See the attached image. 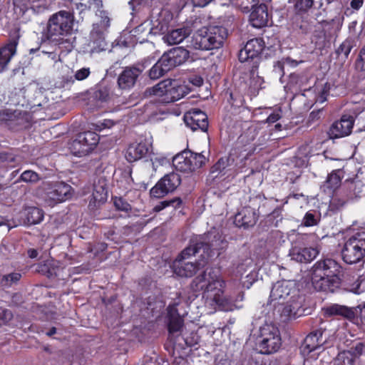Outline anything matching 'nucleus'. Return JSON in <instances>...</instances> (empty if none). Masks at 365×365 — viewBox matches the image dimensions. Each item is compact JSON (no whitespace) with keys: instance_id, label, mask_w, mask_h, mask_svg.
Segmentation results:
<instances>
[{"instance_id":"c03bdc74","label":"nucleus","mask_w":365,"mask_h":365,"mask_svg":"<svg viewBox=\"0 0 365 365\" xmlns=\"http://www.w3.org/2000/svg\"><path fill=\"white\" fill-rule=\"evenodd\" d=\"M93 97L95 99L101 102L107 101L110 97V91L108 88L106 86H100L97 88L93 93Z\"/></svg>"},{"instance_id":"774afa93","label":"nucleus","mask_w":365,"mask_h":365,"mask_svg":"<svg viewBox=\"0 0 365 365\" xmlns=\"http://www.w3.org/2000/svg\"><path fill=\"white\" fill-rule=\"evenodd\" d=\"M360 310V314L361 317H363L365 319V302L358 305L357 307Z\"/></svg>"},{"instance_id":"3c124183","label":"nucleus","mask_w":365,"mask_h":365,"mask_svg":"<svg viewBox=\"0 0 365 365\" xmlns=\"http://www.w3.org/2000/svg\"><path fill=\"white\" fill-rule=\"evenodd\" d=\"M20 114L17 111H11L10 110H4L0 112L1 121H12Z\"/></svg>"},{"instance_id":"72a5a7b5","label":"nucleus","mask_w":365,"mask_h":365,"mask_svg":"<svg viewBox=\"0 0 365 365\" xmlns=\"http://www.w3.org/2000/svg\"><path fill=\"white\" fill-rule=\"evenodd\" d=\"M176 66L183 63L189 58V51L183 47H176L169 51Z\"/></svg>"},{"instance_id":"2eb2a0df","label":"nucleus","mask_w":365,"mask_h":365,"mask_svg":"<svg viewBox=\"0 0 365 365\" xmlns=\"http://www.w3.org/2000/svg\"><path fill=\"white\" fill-rule=\"evenodd\" d=\"M354 118L350 115H343L329 128L328 135L330 138H340L349 135L354 125Z\"/></svg>"},{"instance_id":"c9c22d12","label":"nucleus","mask_w":365,"mask_h":365,"mask_svg":"<svg viewBox=\"0 0 365 365\" xmlns=\"http://www.w3.org/2000/svg\"><path fill=\"white\" fill-rule=\"evenodd\" d=\"M91 36L93 44L92 52H99L106 49V43L102 32L92 31Z\"/></svg>"},{"instance_id":"ea45409f","label":"nucleus","mask_w":365,"mask_h":365,"mask_svg":"<svg viewBox=\"0 0 365 365\" xmlns=\"http://www.w3.org/2000/svg\"><path fill=\"white\" fill-rule=\"evenodd\" d=\"M235 7L240 9L244 13L250 11V9L259 2V0H230Z\"/></svg>"},{"instance_id":"603ef678","label":"nucleus","mask_w":365,"mask_h":365,"mask_svg":"<svg viewBox=\"0 0 365 365\" xmlns=\"http://www.w3.org/2000/svg\"><path fill=\"white\" fill-rule=\"evenodd\" d=\"M100 3V0H88L86 3L79 2L76 4V9L79 10L80 12H83L86 10L90 9L93 4L98 5Z\"/></svg>"},{"instance_id":"49530a36","label":"nucleus","mask_w":365,"mask_h":365,"mask_svg":"<svg viewBox=\"0 0 365 365\" xmlns=\"http://www.w3.org/2000/svg\"><path fill=\"white\" fill-rule=\"evenodd\" d=\"M166 71L158 62H156L149 71V76L151 79H158L163 76Z\"/></svg>"},{"instance_id":"6e6d98bb","label":"nucleus","mask_w":365,"mask_h":365,"mask_svg":"<svg viewBox=\"0 0 365 365\" xmlns=\"http://www.w3.org/2000/svg\"><path fill=\"white\" fill-rule=\"evenodd\" d=\"M255 274L250 272L249 273L242 282V285L246 289H250V287L255 281Z\"/></svg>"},{"instance_id":"338daca9","label":"nucleus","mask_w":365,"mask_h":365,"mask_svg":"<svg viewBox=\"0 0 365 365\" xmlns=\"http://www.w3.org/2000/svg\"><path fill=\"white\" fill-rule=\"evenodd\" d=\"M28 255L30 258L34 259L38 256V252L35 249H29L28 250Z\"/></svg>"},{"instance_id":"e433bc0d","label":"nucleus","mask_w":365,"mask_h":365,"mask_svg":"<svg viewBox=\"0 0 365 365\" xmlns=\"http://www.w3.org/2000/svg\"><path fill=\"white\" fill-rule=\"evenodd\" d=\"M354 46V39L352 38H347L336 48V53L338 56H343L344 60H346L348 58L349 55Z\"/></svg>"},{"instance_id":"c85d7f7f","label":"nucleus","mask_w":365,"mask_h":365,"mask_svg":"<svg viewBox=\"0 0 365 365\" xmlns=\"http://www.w3.org/2000/svg\"><path fill=\"white\" fill-rule=\"evenodd\" d=\"M345 199L344 202L359 197L363 192V184L360 180H354L345 184L343 190Z\"/></svg>"},{"instance_id":"5fc2aeb1","label":"nucleus","mask_w":365,"mask_h":365,"mask_svg":"<svg viewBox=\"0 0 365 365\" xmlns=\"http://www.w3.org/2000/svg\"><path fill=\"white\" fill-rule=\"evenodd\" d=\"M91 73L89 68H82L75 73V78L78 81H83L87 78Z\"/></svg>"},{"instance_id":"864d4df0","label":"nucleus","mask_w":365,"mask_h":365,"mask_svg":"<svg viewBox=\"0 0 365 365\" xmlns=\"http://www.w3.org/2000/svg\"><path fill=\"white\" fill-rule=\"evenodd\" d=\"M12 317L13 314L10 310L0 309V325L7 324Z\"/></svg>"},{"instance_id":"f03ea898","label":"nucleus","mask_w":365,"mask_h":365,"mask_svg":"<svg viewBox=\"0 0 365 365\" xmlns=\"http://www.w3.org/2000/svg\"><path fill=\"white\" fill-rule=\"evenodd\" d=\"M269 298L272 302L285 304L282 313L288 317H295L297 309L301 303L297 302L298 294L294 281L282 280L276 282L271 290Z\"/></svg>"},{"instance_id":"8fccbe9b","label":"nucleus","mask_w":365,"mask_h":365,"mask_svg":"<svg viewBox=\"0 0 365 365\" xmlns=\"http://www.w3.org/2000/svg\"><path fill=\"white\" fill-rule=\"evenodd\" d=\"M114 205L118 210L128 212L131 210L130 205L122 197H115L113 199Z\"/></svg>"},{"instance_id":"393cba45","label":"nucleus","mask_w":365,"mask_h":365,"mask_svg":"<svg viewBox=\"0 0 365 365\" xmlns=\"http://www.w3.org/2000/svg\"><path fill=\"white\" fill-rule=\"evenodd\" d=\"M43 212L36 207H28L21 212V223L24 225H36L43 219Z\"/></svg>"},{"instance_id":"0e129e2a","label":"nucleus","mask_w":365,"mask_h":365,"mask_svg":"<svg viewBox=\"0 0 365 365\" xmlns=\"http://www.w3.org/2000/svg\"><path fill=\"white\" fill-rule=\"evenodd\" d=\"M148 26H149V24L144 22L135 29L134 33L138 34L140 33H142V32L145 31V28H147Z\"/></svg>"},{"instance_id":"680f3d73","label":"nucleus","mask_w":365,"mask_h":365,"mask_svg":"<svg viewBox=\"0 0 365 365\" xmlns=\"http://www.w3.org/2000/svg\"><path fill=\"white\" fill-rule=\"evenodd\" d=\"M212 1L213 0H192V3L195 7H204Z\"/></svg>"},{"instance_id":"bb28decb","label":"nucleus","mask_w":365,"mask_h":365,"mask_svg":"<svg viewBox=\"0 0 365 365\" xmlns=\"http://www.w3.org/2000/svg\"><path fill=\"white\" fill-rule=\"evenodd\" d=\"M191 29L188 27H182L173 29L163 36V40L169 45L178 44L190 36Z\"/></svg>"},{"instance_id":"cd10ccee","label":"nucleus","mask_w":365,"mask_h":365,"mask_svg":"<svg viewBox=\"0 0 365 365\" xmlns=\"http://www.w3.org/2000/svg\"><path fill=\"white\" fill-rule=\"evenodd\" d=\"M342 178L343 172L341 170H334L328 175L322 188L325 192L333 193L341 185Z\"/></svg>"},{"instance_id":"b1692460","label":"nucleus","mask_w":365,"mask_h":365,"mask_svg":"<svg viewBox=\"0 0 365 365\" xmlns=\"http://www.w3.org/2000/svg\"><path fill=\"white\" fill-rule=\"evenodd\" d=\"M257 222V216L255 212L251 207H245L235 217L234 222L236 226L245 228L252 227Z\"/></svg>"},{"instance_id":"0eeeda50","label":"nucleus","mask_w":365,"mask_h":365,"mask_svg":"<svg viewBox=\"0 0 365 365\" xmlns=\"http://www.w3.org/2000/svg\"><path fill=\"white\" fill-rule=\"evenodd\" d=\"M365 256V231L357 232L349 237L341 249L343 260L349 264H356Z\"/></svg>"},{"instance_id":"09e8293b","label":"nucleus","mask_w":365,"mask_h":365,"mask_svg":"<svg viewBox=\"0 0 365 365\" xmlns=\"http://www.w3.org/2000/svg\"><path fill=\"white\" fill-rule=\"evenodd\" d=\"M314 4L313 0H297L294 8L298 12H305Z\"/></svg>"},{"instance_id":"f257e3e1","label":"nucleus","mask_w":365,"mask_h":365,"mask_svg":"<svg viewBox=\"0 0 365 365\" xmlns=\"http://www.w3.org/2000/svg\"><path fill=\"white\" fill-rule=\"evenodd\" d=\"M226 282L218 270H206L196 277L191 283V289L195 292H202V298L206 306L212 309L217 307L232 311L235 307L224 295Z\"/></svg>"},{"instance_id":"4c0bfd02","label":"nucleus","mask_w":365,"mask_h":365,"mask_svg":"<svg viewBox=\"0 0 365 365\" xmlns=\"http://www.w3.org/2000/svg\"><path fill=\"white\" fill-rule=\"evenodd\" d=\"M86 149V147H83V144L80 142L78 135L69 144V150L75 156L81 157L87 155Z\"/></svg>"},{"instance_id":"bf43d9fd","label":"nucleus","mask_w":365,"mask_h":365,"mask_svg":"<svg viewBox=\"0 0 365 365\" xmlns=\"http://www.w3.org/2000/svg\"><path fill=\"white\" fill-rule=\"evenodd\" d=\"M364 4V0H351L350 1L351 9H353L354 11H359Z\"/></svg>"},{"instance_id":"58836bf2","label":"nucleus","mask_w":365,"mask_h":365,"mask_svg":"<svg viewBox=\"0 0 365 365\" xmlns=\"http://www.w3.org/2000/svg\"><path fill=\"white\" fill-rule=\"evenodd\" d=\"M320 220V215L316 211H308L303 217L302 225L305 227L317 225Z\"/></svg>"},{"instance_id":"37998d69","label":"nucleus","mask_w":365,"mask_h":365,"mask_svg":"<svg viewBox=\"0 0 365 365\" xmlns=\"http://www.w3.org/2000/svg\"><path fill=\"white\" fill-rule=\"evenodd\" d=\"M157 62L164 68L166 72L170 71L172 68L176 66L175 63H174L173 58H171V56H170L169 51L165 53Z\"/></svg>"},{"instance_id":"f704fd0d","label":"nucleus","mask_w":365,"mask_h":365,"mask_svg":"<svg viewBox=\"0 0 365 365\" xmlns=\"http://www.w3.org/2000/svg\"><path fill=\"white\" fill-rule=\"evenodd\" d=\"M326 314L329 315H341L346 318H350L353 316V312L347 307L333 304L326 309Z\"/></svg>"},{"instance_id":"473e14b6","label":"nucleus","mask_w":365,"mask_h":365,"mask_svg":"<svg viewBox=\"0 0 365 365\" xmlns=\"http://www.w3.org/2000/svg\"><path fill=\"white\" fill-rule=\"evenodd\" d=\"M26 3L21 5V0H14V4L16 7H21V10L24 11L28 9L29 5H31V9L34 11H41L48 6V0H24Z\"/></svg>"},{"instance_id":"a19ab883","label":"nucleus","mask_w":365,"mask_h":365,"mask_svg":"<svg viewBox=\"0 0 365 365\" xmlns=\"http://www.w3.org/2000/svg\"><path fill=\"white\" fill-rule=\"evenodd\" d=\"M21 278L20 272H14L3 275L1 279V284L3 287H9L16 284Z\"/></svg>"},{"instance_id":"dca6fc26","label":"nucleus","mask_w":365,"mask_h":365,"mask_svg":"<svg viewBox=\"0 0 365 365\" xmlns=\"http://www.w3.org/2000/svg\"><path fill=\"white\" fill-rule=\"evenodd\" d=\"M264 48V41L261 38L250 39L245 47L240 51L239 60L240 62H246L249 59L257 58Z\"/></svg>"},{"instance_id":"2f4dec72","label":"nucleus","mask_w":365,"mask_h":365,"mask_svg":"<svg viewBox=\"0 0 365 365\" xmlns=\"http://www.w3.org/2000/svg\"><path fill=\"white\" fill-rule=\"evenodd\" d=\"M334 365H359V357L353 351H344L337 355Z\"/></svg>"},{"instance_id":"4be33fe9","label":"nucleus","mask_w":365,"mask_h":365,"mask_svg":"<svg viewBox=\"0 0 365 365\" xmlns=\"http://www.w3.org/2000/svg\"><path fill=\"white\" fill-rule=\"evenodd\" d=\"M178 303L169 304L167 308L168 317V331L170 334H174L180 331L183 326V319L178 312L176 307Z\"/></svg>"},{"instance_id":"e2e57ef3","label":"nucleus","mask_w":365,"mask_h":365,"mask_svg":"<svg viewBox=\"0 0 365 365\" xmlns=\"http://www.w3.org/2000/svg\"><path fill=\"white\" fill-rule=\"evenodd\" d=\"M349 290L356 294H359L363 292V289H361V283L358 282V281L356 284L355 285L354 284Z\"/></svg>"},{"instance_id":"f3484780","label":"nucleus","mask_w":365,"mask_h":365,"mask_svg":"<svg viewBox=\"0 0 365 365\" xmlns=\"http://www.w3.org/2000/svg\"><path fill=\"white\" fill-rule=\"evenodd\" d=\"M250 22L255 28H262L267 26L270 19L267 5L264 3L255 4L250 9Z\"/></svg>"},{"instance_id":"5701e85b","label":"nucleus","mask_w":365,"mask_h":365,"mask_svg":"<svg viewBox=\"0 0 365 365\" xmlns=\"http://www.w3.org/2000/svg\"><path fill=\"white\" fill-rule=\"evenodd\" d=\"M210 246H214L212 242L211 245H208L202 242H197L195 243L192 242L191 245H190L187 247L182 251L178 259H180V260H185L188 259L191 256H193L196 253L199 252L201 249L203 250V253L201 254V256H202L204 259H207L210 257V254L207 253V251L210 249Z\"/></svg>"},{"instance_id":"ddd939ff","label":"nucleus","mask_w":365,"mask_h":365,"mask_svg":"<svg viewBox=\"0 0 365 365\" xmlns=\"http://www.w3.org/2000/svg\"><path fill=\"white\" fill-rule=\"evenodd\" d=\"M152 148V140L150 138H139L130 143L125 153V159L130 162H135L145 157Z\"/></svg>"},{"instance_id":"a878e982","label":"nucleus","mask_w":365,"mask_h":365,"mask_svg":"<svg viewBox=\"0 0 365 365\" xmlns=\"http://www.w3.org/2000/svg\"><path fill=\"white\" fill-rule=\"evenodd\" d=\"M17 43L11 41L4 46L0 48V73L8 68V65L11 58L16 51Z\"/></svg>"},{"instance_id":"7c9ffc66","label":"nucleus","mask_w":365,"mask_h":365,"mask_svg":"<svg viewBox=\"0 0 365 365\" xmlns=\"http://www.w3.org/2000/svg\"><path fill=\"white\" fill-rule=\"evenodd\" d=\"M257 66H254L250 71V78L249 83V91L250 95L257 96L260 89L262 88L264 80L258 76L257 72Z\"/></svg>"},{"instance_id":"4468645a","label":"nucleus","mask_w":365,"mask_h":365,"mask_svg":"<svg viewBox=\"0 0 365 365\" xmlns=\"http://www.w3.org/2000/svg\"><path fill=\"white\" fill-rule=\"evenodd\" d=\"M184 121L185 125L192 130H201L206 132L208 128V119L205 113L193 109L184 115Z\"/></svg>"},{"instance_id":"13d9d810","label":"nucleus","mask_w":365,"mask_h":365,"mask_svg":"<svg viewBox=\"0 0 365 365\" xmlns=\"http://www.w3.org/2000/svg\"><path fill=\"white\" fill-rule=\"evenodd\" d=\"M281 118L280 110L274 111L267 118L266 121L269 123H274Z\"/></svg>"},{"instance_id":"052dcab7","label":"nucleus","mask_w":365,"mask_h":365,"mask_svg":"<svg viewBox=\"0 0 365 365\" xmlns=\"http://www.w3.org/2000/svg\"><path fill=\"white\" fill-rule=\"evenodd\" d=\"M158 24L155 26L156 29L158 30L159 32H164L168 29V22L161 20L160 19H158Z\"/></svg>"},{"instance_id":"39448f33","label":"nucleus","mask_w":365,"mask_h":365,"mask_svg":"<svg viewBox=\"0 0 365 365\" xmlns=\"http://www.w3.org/2000/svg\"><path fill=\"white\" fill-rule=\"evenodd\" d=\"M227 36V30L222 26L203 27L193 36L192 45L196 49H217L223 46Z\"/></svg>"},{"instance_id":"c756f323","label":"nucleus","mask_w":365,"mask_h":365,"mask_svg":"<svg viewBox=\"0 0 365 365\" xmlns=\"http://www.w3.org/2000/svg\"><path fill=\"white\" fill-rule=\"evenodd\" d=\"M78 135L83 147H86V152L88 153L91 152L99 142V136L95 132L87 131L79 133Z\"/></svg>"},{"instance_id":"a211bd4d","label":"nucleus","mask_w":365,"mask_h":365,"mask_svg":"<svg viewBox=\"0 0 365 365\" xmlns=\"http://www.w3.org/2000/svg\"><path fill=\"white\" fill-rule=\"evenodd\" d=\"M145 68L144 65L126 67L119 75L118 84L122 89H127L133 87L138 78Z\"/></svg>"},{"instance_id":"6ab92c4d","label":"nucleus","mask_w":365,"mask_h":365,"mask_svg":"<svg viewBox=\"0 0 365 365\" xmlns=\"http://www.w3.org/2000/svg\"><path fill=\"white\" fill-rule=\"evenodd\" d=\"M108 199L107 182L105 178H100L93 185L89 207L94 209L106 202Z\"/></svg>"},{"instance_id":"aec40b11","label":"nucleus","mask_w":365,"mask_h":365,"mask_svg":"<svg viewBox=\"0 0 365 365\" xmlns=\"http://www.w3.org/2000/svg\"><path fill=\"white\" fill-rule=\"evenodd\" d=\"M324 331L321 329L316 330L308 334L304 339L302 346L301 351L303 354H309L312 351L320 348L327 341L323 337Z\"/></svg>"},{"instance_id":"a18cd8bd","label":"nucleus","mask_w":365,"mask_h":365,"mask_svg":"<svg viewBox=\"0 0 365 365\" xmlns=\"http://www.w3.org/2000/svg\"><path fill=\"white\" fill-rule=\"evenodd\" d=\"M354 66L357 71H365V45L360 48Z\"/></svg>"},{"instance_id":"20e7f679","label":"nucleus","mask_w":365,"mask_h":365,"mask_svg":"<svg viewBox=\"0 0 365 365\" xmlns=\"http://www.w3.org/2000/svg\"><path fill=\"white\" fill-rule=\"evenodd\" d=\"M75 26L73 12L61 10L52 14L46 24V35L48 39L59 41L71 35Z\"/></svg>"},{"instance_id":"9d476101","label":"nucleus","mask_w":365,"mask_h":365,"mask_svg":"<svg viewBox=\"0 0 365 365\" xmlns=\"http://www.w3.org/2000/svg\"><path fill=\"white\" fill-rule=\"evenodd\" d=\"M307 235L297 234L296 240L293 241L289 252L292 259L298 262H310L314 259L319 253V249L316 247H308L305 246L304 241L307 238Z\"/></svg>"},{"instance_id":"1a4fd4ad","label":"nucleus","mask_w":365,"mask_h":365,"mask_svg":"<svg viewBox=\"0 0 365 365\" xmlns=\"http://www.w3.org/2000/svg\"><path fill=\"white\" fill-rule=\"evenodd\" d=\"M206 158L201 153L184 150L173 158V165L176 170L191 173L205 163Z\"/></svg>"},{"instance_id":"6e6552de","label":"nucleus","mask_w":365,"mask_h":365,"mask_svg":"<svg viewBox=\"0 0 365 365\" xmlns=\"http://www.w3.org/2000/svg\"><path fill=\"white\" fill-rule=\"evenodd\" d=\"M259 352L270 354L278 351L281 346L279 329L272 323H266L259 328L258 337Z\"/></svg>"},{"instance_id":"9b49d317","label":"nucleus","mask_w":365,"mask_h":365,"mask_svg":"<svg viewBox=\"0 0 365 365\" xmlns=\"http://www.w3.org/2000/svg\"><path fill=\"white\" fill-rule=\"evenodd\" d=\"M180 184V178L178 174L175 173L168 174L150 190V196L155 198H161L168 193L174 191Z\"/></svg>"},{"instance_id":"de8ad7c7","label":"nucleus","mask_w":365,"mask_h":365,"mask_svg":"<svg viewBox=\"0 0 365 365\" xmlns=\"http://www.w3.org/2000/svg\"><path fill=\"white\" fill-rule=\"evenodd\" d=\"M21 181L34 183L39 180L38 175L32 170H25L20 177Z\"/></svg>"},{"instance_id":"69168bd1","label":"nucleus","mask_w":365,"mask_h":365,"mask_svg":"<svg viewBox=\"0 0 365 365\" xmlns=\"http://www.w3.org/2000/svg\"><path fill=\"white\" fill-rule=\"evenodd\" d=\"M190 81L196 86H200L203 83V79L200 76H195Z\"/></svg>"},{"instance_id":"79ce46f5","label":"nucleus","mask_w":365,"mask_h":365,"mask_svg":"<svg viewBox=\"0 0 365 365\" xmlns=\"http://www.w3.org/2000/svg\"><path fill=\"white\" fill-rule=\"evenodd\" d=\"M181 203H182V201L180 198H174L170 200H164V201L160 202L157 205H155L153 207V211L158 212L163 210L164 208H165L168 206H173V207L176 208V207H180Z\"/></svg>"},{"instance_id":"4d7b16f0","label":"nucleus","mask_w":365,"mask_h":365,"mask_svg":"<svg viewBox=\"0 0 365 365\" xmlns=\"http://www.w3.org/2000/svg\"><path fill=\"white\" fill-rule=\"evenodd\" d=\"M153 167L156 169L158 165H163L169 162V160L165 157H155L154 159H151Z\"/></svg>"},{"instance_id":"7ed1b4c3","label":"nucleus","mask_w":365,"mask_h":365,"mask_svg":"<svg viewBox=\"0 0 365 365\" xmlns=\"http://www.w3.org/2000/svg\"><path fill=\"white\" fill-rule=\"evenodd\" d=\"M338 264L331 259L317 262L310 271L314 288L317 291L333 292L338 283Z\"/></svg>"},{"instance_id":"423d86ee","label":"nucleus","mask_w":365,"mask_h":365,"mask_svg":"<svg viewBox=\"0 0 365 365\" xmlns=\"http://www.w3.org/2000/svg\"><path fill=\"white\" fill-rule=\"evenodd\" d=\"M147 96L155 97L163 103H169L181 99L186 93L185 87L178 80L165 79L146 89Z\"/></svg>"},{"instance_id":"412c9836","label":"nucleus","mask_w":365,"mask_h":365,"mask_svg":"<svg viewBox=\"0 0 365 365\" xmlns=\"http://www.w3.org/2000/svg\"><path fill=\"white\" fill-rule=\"evenodd\" d=\"M207 259L199 262H183V260L177 259L174 262V272L182 277H190L195 274L200 267H204Z\"/></svg>"},{"instance_id":"f8f14e48","label":"nucleus","mask_w":365,"mask_h":365,"mask_svg":"<svg viewBox=\"0 0 365 365\" xmlns=\"http://www.w3.org/2000/svg\"><path fill=\"white\" fill-rule=\"evenodd\" d=\"M71 187L63 182H56L47 191L45 202L50 207L64 202L71 197Z\"/></svg>"}]
</instances>
